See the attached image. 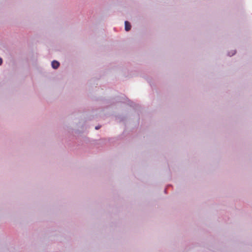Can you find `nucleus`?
<instances>
[{"mask_svg":"<svg viewBox=\"0 0 252 252\" xmlns=\"http://www.w3.org/2000/svg\"><path fill=\"white\" fill-rule=\"evenodd\" d=\"M60 63L56 61H53L52 62V66L54 69H57L59 66Z\"/></svg>","mask_w":252,"mask_h":252,"instance_id":"obj_1","label":"nucleus"},{"mask_svg":"<svg viewBox=\"0 0 252 252\" xmlns=\"http://www.w3.org/2000/svg\"><path fill=\"white\" fill-rule=\"evenodd\" d=\"M125 30L126 31H129L131 28V25H130V23L128 21H125Z\"/></svg>","mask_w":252,"mask_h":252,"instance_id":"obj_2","label":"nucleus"},{"mask_svg":"<svg viewBox=\"0 0 252 252\" xmlns=\"http://www.w3.org/2000/svg\"><path fill=\"white\" fill-rule=\"evenodd\" d=\"M2 63V60L0 58V65H1Z\"/></svg>","mask_w":252,"mask_h":252,"instance_id":"obj_3","label":"nucleus"},{"mask_svg":"<svg viewBox=\"0 0 252 252\" xmlns=\"http://www.w3.org/2000/svg\"><path fill=\"white\" fill-rule=\"evenodd\" d=\"M99 128H100L99 126H97L95 127V129H98Z\"/></svg>","mask_w":252,"mask_h":252,"instance_id":"obj_4","label":"nucleus"}]
</instances>
